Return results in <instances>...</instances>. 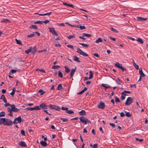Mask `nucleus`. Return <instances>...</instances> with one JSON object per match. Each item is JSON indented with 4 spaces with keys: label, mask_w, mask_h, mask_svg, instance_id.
Wrapping results in <instances>:
<instances>
[{
    "label": "nucleus",
    "mask_w": 148,
    "mask_h": 148,
    "mask_svg": "<svg viewBox=\"0 0 148 148\" xmlns=\"http://www.w3.org/2000/svg\"><path fill=\"white\" fill-rule=\"evenodd\" d=\"M126 95V94H125V93H124V94H122V95L121 96V98L122 99V100L125 99V96Z\"/></svg>",
    "instance_id": "a18cd8bd"
},
{
    "label": "nucleus",
    "mask_w": 148,
    "mask_h": 148,
    "mask_svg": "<svg viewBox=\"0 0 148 148\" xmlns=\"http://www.w3.org/2000/svg\"><path fill=\"white\" fill-rule=\"evenodd\" d=\"M16 91V89L15 88H12V91L10 93V94L13 97V95L14 94Z\"/></svg>",
    "instance_id": "c85d7f7f"
},
{
    "label": "nucleus",
    "mask_w": 148,
    "mask_h": 148,
    "mask_svg": "<svg viewBox=\"0 0 148 148\" xmlns=\"http://www.w3.org/2000/svg\"><path fill=\"white\" fill-rule=\"evenodd\" d=\"M136 140L137 141H139L140 142H142L144 140L143 139H140L138 138H136Z\"/></svg>",
    "instance_id": "4d7b16f0"
},
{
    "label": "nucleus",
    "mask_w": 148,
    "mask_h": 148,
    "mask_svg": "<svg viewBox=\"0 0 148 148\" xmlns=\"http://www.w3.org/2000/svg\"><path fill=\"white\" fill-rule=\"evenodd\" d=\"M125 116L128 117H130L132 116V114L129 112H126V111L125 112Z\"/></svg>",
    "instance_id": "473e14b6"
},
{
    "label": "nucleus",
    "mask_w": 148,
    "mask_h": 148,
    "mask_svg": "<svg viewBox=\"0 0 148 148\" xmlns=\"http://www.w3.org/2000/svg\"><path fill=\"white\" fill-rule=\"evenodd\" d=\"M11 108H12V111L14 112H17L19 110V109L16 108L15 105L14 104H12Z\"/></svg>",
    "instance_id": "9d476101"
},
{
    "label": "nucleus",
    "mask_w": 148,
    "mask_h": 148,
    "mask_svg": "<svg viewBox=\"0 0 148 148\" xmlns=\"http://www.w3.org/2000/svg\"><path fill=\"white\" fill-rule=\"evenodd\" d=\"M60 119L62 120L63 122H67L68 121V119H67L61 118Z\"/></svg>",
    "instance_id": "5fc2aeb1"
},
{
    "label": "nucleus",
    "mask_w": 148,
    "mask_h": 148,
    "mask_svg": "<svg viewBox=\"0 0 148 148\" xmlns=\"http://www.w3.org/2000/svg\"><path fill=\"white\" fill-rule=\"evenodd\" d=\"M82 51L81 49L77 47V51L76 52L78 53L79 54H80L82 52Z\"/></svg>",
    "instance_id": "ea45409f"
},
{
    "label": "nucleus",
    "mask_w": 148,
    "mask_h": 148,
    "mask_svg": "<svg viewBox=\"0 0 148 148\" xmlns=\"http://www.w3.org/2000/svg\"><path fill=\"white\" fill-rule=\"evenodd\" d=\"M5 121L4 122V125L8 126H10L12 125L13 123L12 122L10 119H8L5 118Z\"/></svg>",
    "instance_id": "f03ea898"
},
{
    "label": "nucleus",
    "mask_w": 148,
    "mask_h": 148,
    "mask_svg": "<svg viewBox=\"0 0 148 148\" xmlns=\"http://www.w3.org/2000/svg\"><path fill=\"white\" fill-rule=\"evenodd\" d=\"M136 40L141 44H142L143 43V40L140 38H137Z\"/></svg>",
    "instance_id": "7c9ffc66"
},
{
    "label": "nucleus",
    "mask_w": 148,
    "mask_h": 148,
    "mask_svg": "<svg viewBox=\"0 0 148 148\" xmlns=\"http://www.w3.org/2000/svg\"><path fill=\"white\" fill-rule=\"evenodd\" d=\"M15 40L17 44L21 45H22V43L21 40H18L17 39H16Z\"/></svg>",
    "instance_id": "72a5a7b5"
},
{
    "label": "nucleus",
    "mask_w": 148,
    "mask_h": 148,
    "mask_svg": "<svg viewBox=\"0 0 148 148\" xmlns=\"http://www.w3.org/2000/svg\"><path fill=\"white\" fill-rule=\"evenodd\" d=\"M10 21L7 18L4 19L1 21V23H7L10 22Z\"/></svg>",
    "instance_id": "aec40b11"
},
{
    "label": "nucleus",
    "mask_w": 148,
    "mask_h": 148,
    "mask_svg": "<svg viewBox=\"0 0 148 148\" xmlns=\"http://www.w3.org/2000/svg\"><path fill=\"white\" fill-rule=\"evenodd\" d=\"M17 72V70L14 69H12V70L9 73V74L10 75L11 74H12L14 73H15Z\"/></svg>",
    "instance_id": "f704fd0d"
},
{
    "label": "nucleus",
    "mask_w": 148,
    "mask_h": 148,
    "mask_svg": "<svg viewBox=\"0 0 148 148\" xmlns=\"http://www.w3.org/2000/svg\"><path fill=\"white\" fill-rule=\"evenodd\" d=\"M49 22V21L48 20H46L44 21H42V23H44L45 24H47Z\"/></svg>",
    "instance_id": "0e129e2a"
},
{
    "label": "nucleus",
    "mask_w": 148,
    "mask_h": 148,
    "mask_svg": "<svg viewBox=\"0 0 148 148\" xmlns=\"http://www.w3.org/2000/svg\"><path fill=\"white\" fill-rule=\"evenodd\" d=\"M40 144L42 146L44 147H46L47 145V143L45 141H41L40 142Z\"/></svg>",
    "instance_id": "4be33fe9"
},
{
    "label": "nucleus",
    "mask_w": 148,
    "mask_h": 148,
    "mask_svg": "<svg viewBox=\"0 0 148 148\" xmlns=\"http://www.w3.org/2000/svg\"><path fill=\"white\" fill-rule=\"evenodd\" d=\"M5 118H1L0 119V125L3 124L4 125Z\"/></svg>",
    "instance_id": "a878e982"
},
{
    "label": "nucleus",
    "mask_w": 148,
    "mask_h": 148,
    "mask_svg": "<svg viewBox=\"0 0 148 148\" xmlns=\"http://www.w3.org/2000/svg\"><path fill=\"white\" fill-rule=\"evenodd\" d=\"M131 93V92L130 91H126V90H124V91H123V92H122V94H124V93L125 94V93H128L130 94V93Z\"/></svg>",
    "instance_id": "864d4df0"
},
{
    "label": "nucleus",
    "mask_w": 148,
    "mask_h": 148,
    "mask_svg": "<svg viewBox=\"0 0 148 148\" xmlns=\"http://www.w3.org/2000/svg\"><path fill=\"white\" fill-rule=\"evenodd\" d=\"M67 47H68L74 50V47L73 45H67Z\"/></svg>",
    "instance_id": "3c124183"
},
{
    "label": "nucleus",
    "mask_w": 148,
    "mask_h": 148,
    "mask_svg": "<svg viewBox=\"0 0 148 148\" xmlns=\"http://www.w3.org/2000/svg\"><path fill=\"white\" fill-rule=\"evenodd\" d=\"M66 112L69 114H71L74 113V112L73 111H71V110H68L66 111Z\"/></svg>",
    "instance_id": "4c0bfd02"
},
{
    "label": "nucleus",
    "mask_w": 148,
    "mask_h": 148,
    "mask_svg": "<svg viewBox=\"0 0 148 148\" xmlns=\"http://www.w3.org/2000/svg\"><path fill=\"white\" fill-rule=\"evenodd\" d=\"M49 112H51V111L50 110H49ZM43 112L46 113L47 114H49V115H51V113H49L48 112V110H43Z\"/></svg>",
    "instance_id": "603ef678"
},
{
    "label": "nucleus",
    "mask_w": 148,
    "mask_h": 148,
    "mask_svg": "<svg viewBox=\"0 0 148 148\" xmlns=\"http://www.w3.org/2000/svg\"><path fill=\"white\" fill-rule=\"evenodd\" d=\"M83 36H86L89 37L91 36V35L90 34H86L84 33L83 34Z\"/></svg>",
    "instance_id": "58836bf2"
},
{
    "label": "nucleus",
    "mask_w": 148,
    "mask_h": 148,
    "mask_svg": "<svg viewBox=\"0 0 148 148\" xmlns=\"http://www.w3.org/2000/svg\"><path fill=\"white\" fill-rule=\"evenodd\" d=\"M98 146V145L97 144H95L93 145L92 148H97Z\"/></svg>",
    "instance_id": "774afa93"
},
{
    "label": "nucleus",
    "mask_w": 148,
    "mask_h": 148,
    "mask_svg": "<svg viewBox=\"0 0 148 148\" xmlns=\"http://www.w3.org/2000/svg\"><path fill=\"white\" fill-rule=\"evenodd\" d=\"M79 114L81 116L84 115L86 114V112L84 110H82L79 112Z\"/></svg>",
    "instance_id": "6ab92c4d"
},
{
    "label": "nucleus",
    "mask_w": 148,
    "mask_h": 148,
    "mask_svg": "<svg viewBox=\"0 0 148 148\" xmlns=\"http://www.w3.org/2000/svg\"><path fill=\"white\" fill-rule=\"evenodd\" d=\"M21 133L22 136H25V131L23 130H21Z\"/></svg>",
    "instance_id": "8fccbe9b"
},
{
    "label": "nucleus",
    "mask_w": 148,
    "mask_h": 148,
    "mask_svg": "<svg viewBox=\"0 0 148 148\" xmlns=\"http://www.w3.org/2000/svg\"><path fill=\"white\" fill-rule=\"evenodd\" d=\"M36 46H35L33 47H30L31 49V52H32V54H34L36 51Z\"/></svg>",
    "instance_id": "2eb2a0df"
},
{
    "label": "nucleus",
    "mask_w": 148,
    "mask_h": 148,
    "mask_svg": "<svg viewBox=\"0 0 148 148\" xmlns=\"http://www.w3.org/2000/svg\"><path fill=\"white\" fill-rule=\"evenodd\" d=\"M101 86L105 88V90L107 88H111L110 86L108 85L107 84H101Z\"/></svg>",
    "instance_id": "f8f14e48"
},
{
    "label": "nucleus",
    "mask_w": 148,
    "mask_h": 148,
    "mask_svg": "<svg viewBox=\"0 0 148 148\" xmlns=\"http://www.w3.org/2000/svg\"><path fill=\"white\" fill-rule=\"evenodd\" d=\"M34 23L35 24H38L40 25H41L42 24V21H38L36 22H34Z\"/></svg>",
    "instance_id": "c03bdc74"
},
{
    "label": "nucleus",
    "mask_w": 148,
    "mask_h": 148,
    "mask_svg": "<svg viewBox=\"0 0 148 148\" xmlns=\"http://www.w3.org/2000/svg\"><path fill=\"white\" fill-rule=\"evenodd\" d=\"M58 76L61 78H62L63 77L62 73L60 71L58 72Z\"/></svg>",
    "instance_id": "a19ab883"
},
{
    "label": "nucleus",
    "mask_w": 148,
    "mask_h": 148,
    "mask_svg": "<svg viewBox=\"0 0 148 148\" xmlns=\"http://www.w3.org/2000/svg\"><path fill=\"white\" fill-rule=\"evenodd\" d=\"M34 34H31L27 36V37L28 38H31L34 37Z\"/></svg>",
    "instance_id": "680f3d73"
},
{
    "label": "nucleus",
    "mask_w": 148,
    "mask_h": 148,
    "mask_svg": "<svg viewBox=\"0 0 148 148\" xmlns=\"http://www.w3.org/2000/svg\"><path fill=\"white\" fill-rule=\"evenodd\" d=\"M90 75H89V77L88 78L89 79H92L93 76V73L91 71H89Z\"/></svg>",
    "instance_id": "cd10ccee"
},
{
    "label": "nucleus",
    "mask_w": 148,
    "mask_h": 148,
    "mask_svg": "<svg viewBox=\"0 0 148 148\" xmlns=\"http://www.w3.org/2000/svg\"><path fill=\"white\" fill-rule=\"evenodd\" d=\"M49 32L53 34L55 36H58V34L54 29V28L53 27H49Z\"/></svg>",
    "instance_id": "6e6552de"
},
{
    "label": "nucleus",
    "mask_w": 148,
    "mask_h": 148,
    "mask_svg": "<svg viewBox=\"0 0 148 148\" xmlns=\"http://www.w3.org/2000/svg\"><path fill=\"white\" fill-rule=\"evenodd\" d=\"M79 44L82 45L83 47H88L89 46L88 44H85L84 43H79Z\"/></svg>",
    "instance_id": "c756f323"
},
{
    "label": "nucleus",
    "mask_w": 148,
    "mask_h": 148,
    "mask_svg": "<svg viewBox=\"0 0 148 148\" xmlns=\"http://www.w3.org/2000/svg\"><path fill=\"white\" fill-rule=\"evenodd\" d=\"M39 107L40 109L41 108L42 109H48V106L46 104V103H42L40 104L39 106Z\"/></svg>",
    "instance_id": "0eeeda50"
},
{
    "label": "nucleus",
    "mask_w": 148,
    "mask_h": 148,
    "mask_svg": "<svg viewBox=\"0 0 148 148\" xmlns=\"http://www.w3.org/2000/svg\"><path fill=\"white\" fill-rule=\"evenodd\" d=\"M139 74L140 76H141L143 77H144L145 76V75L143 72L141 68L139 69Z\"/></svg>",
    "instance_id": "ddd939ff"
},
{
    "label": "nucleus",
    "mask_w": 148,
    "mask_h": 148,
    "mask_svg": "<svg viewBox=\"0 0 148 148\" xmlns=\"http://www.w3.org/2000/svg\"><path fill=\"white\" fill-rule=\"evenodd\" d=\"M110 29L112 31L114 32H116V33H118V32L116 29H114L112 27L111 28H110Z\"/></svg>",
    "instance_id": "de8ad7c7"
},
{
    "label": "nucleus",
    "mask_w": 148,
    "mask_h": 148,
    "mask_svg": "<svg viewBox=\"0 0 148 148\" xmlns=\"http://www.w3.org/2000/svg\"><path fill=\"white\" fill-rule=\"evenodd\" d=\"M38 92L41 93L40 94L41 95H43L45 92L42 89L39 90L38 91Z\"/></svg>",
    "instance_id": "79ce46f5"
},
{
    "label": "nucleus",
    "mask_w": 148,
    "mask_h": 148,
    "mask_svg": "<svg viewBox=\"0 0 148 148\" xmlns=\"http://www.w3.org/2000/svg\"><path fill=\"white\" fill-rule=\"evenodd\" d=\"M48 107L50 109H53L57 111H59L60 109V108L59 106L55 105L50 104L48 106Z\"/></svg>",
    "instance_id": "7ed1b4c3"
},
{
    "label": "nucleus",
    "mask_w": 148,
    "mask_h": 148,
    "mask_svg": "<svg viewBox=\"0 0 148 148\" xmlns=\"http://www.w3.org/2000/svg\"><path fill=\"white\" fill-rule=\"evenodd\" d=\"M74 37L75 36L74 35H70L68 37V38L69 39H70Z\"/></svg>",
    "instance_id": "bf43d9fd"
},
{
    "label": "nucleus",
    "mask_w": 148,
    "mask_h": 148,
    "mask_svg": "<svg viewBox=\"0 0 148 148\" xmlns=\"http://www.w3.org/2000/svg\"><path fill=\"white\" fill-rule=\"evenodd\" d=\"M115 65L118 68L120 69L121 68L122 66L121 64H119V62H117L115 64Z\"/></svg>",
    "instance_id": "5701e85b"
},
{
    "label": "nucleus",
    "mask_w": 148,
    "mask_h": 148,
    "mask_svg": "<svg viewBox=\"0 0 148 148\" xmlns=\"http://www.w3.org/2000/svg\"><path fill=\"white\" fill-rule=\"evenodd\" d=\"M134 66L136 69L138 70L139 69L138 66V65H137L136 63H134Z\"/></svg>",
    "instance_id": "6e6d98bb"
},
{
    "label": "nucleus",
    "mask_w": 148,
    "mask_h": 148,
    "mask_svg": "<svg viewBox=\"0 0 148 148\" xmlns=\"http://www.w3.org/2000/svg\"><path fill=\"white\" fill-rule=\"evenodd\" d=\"M80 55H82L84 56H88V55L85 52H84L83 51L81 53Z\"/></svg>",
    "instance_id": "c9c22d12"
},
{
    "label": "nucleus",
    "mask_w": 148,
    "mask_h": 148,
    "mask_svg": "<svg viewBox=\"0 0 148 148\" xmlns=\"http://www.w3.org/2000/svg\"><path fill=\"white\" fill-rule=\"evenodd\" d=\"M22 121L21 117L19 116L18 117L14 118L13 123L14 124L18 123H20Z\"/></svg>",
    "instance_id": "20e7f679"
},
{
    "label": "nucleus",
    "mask_w": 148,
    "mask_h": 148,
    "mask_svg": "<svg viewBox=\"0 0 148 148\" xmlns=\"http://www.w3.org/2000/svg\"><path fill=\"white\" fill-rule=\"evenodd\" d=\"M93 55L97 58H99V56L97 53H95L93 54Z\"/></svg>",
    "instance_id": "69168bd1"
},
{
    "label": "nucleus",
    "mask_w": 148,
    "mask_h": 148,
    "mask_svg": "<svg viewBox=\"0 0 148 148\" xmlns=\"http://www.w3.org/2000/svg\"><path fill=\"white\" fill-rule=\"evenodd\" d=\"M5 113L4 111H2L0 112V117L5 116Z\"/></svg>",
    "instance_id": "e433bc0d"
},
{
    "label": "nucleus",
    "mask_w": 148,
    "mask_h": 148,
    "mask_svg": "<svg viewBox=\"0 0 148 148\" xmlns=\"http://www.w3.org/2000/svg\"><path fill=\"white\" fill-rule=\"evenodd\" d=\"M74 60L79 63L80 62V61L79 60V58L76 56H75L73 57Z\"/></svg>",
    "instance_id": "f3484780"
},
{
    "label": "nucleus",
    "mask_w": 148,
    "mask_h": 148,
    "mask_svg": "<svg viewBox=\"0 0 148 148\" xmlns=\"http://www.w3.org/2000/svg\"><path fill=\"white\" fill-rule=\"evenodd\" d=\"M0 99H2L5 103H6L7 102V100L5 97L4 95H2Z\"/></svg>",
    "instance_id": "dca6fc26"
},
{
    "label": "nucleus",
    "mask_w": 148,
    "mask_h": 148,
    "mask_svg": "<svg viewBox=\"0 0 148 148\" xmlns=\"http://www.w3.org/2000/svg\"><path fill=\"white\" fill-rule=\"evenodd\" d=\"M12 111H11L9 112V113L8 114V116H10L12 117L13 116V113L12 112Z\"/></svg>",
    "instance_id": "338daca9"
},
{
    "label": "nucleus",
    "mask_w": 148,
    "mask_h": 148,
    "mask_svg": "<svg viewBox=\"0 0 148 148\" xmlns=\"http://www.w3.org/2000/svg\"><path fill=\"white\" fill-rule=\"evenodd\" d=\"M76 69L75 68L73 69H71L70 76L71 77H72L74 75V73L75 72Z\"/></svg>",
    "instance_id": "9b49d317"
},
{
    "label": "nucleus",
    "mask_w": 148,
    "mask_h": 148,
    "mask_svg": "<svg viewBox=\"0 0 148 148\" xmlns=\"http://www.w3.org/2000/svg\"><path fill=\"white\" fill-rule=\"evenodd\" d=\"M115 101L116 102H119L120 101L119 99L117 98L116 96L115 97Z\"/></svg>",
    "instance_id": "052dcab7"
},
{
    "label": "nucleus",
    "mask_w": 148,
    "mask_h": 148,
    "mask_svg": "<svg viewBox=\"0 0 148 148\" xmlns=\"http://www.w3.org/2000/svg\"><path fill=\"white\" fill-rule=\"evenodd\" d=\"M11 106L12 105L8 103H6V104H5L4 106L5 107H7L8 106H10L11 107Z\"/></svg>",
    "instance_id": "13d9d810"
},
{
    "label": "nucleus",
    "mask_w": 148,
    "mask_h": 148,
    "mask_svg": "<svg viewBox=\"0 0 148 148\" xmlns=\"http://www.w3.org/2000/svg\"><path fill=\"white\" fill-rule=\"evenodd\" d=\"M29 28L30 29H37V27L36 26V25H32L31 26H30L29 27Z\"/></svg>",
    "instance_id": "37998d69"
},
{
    "label": "nucleus",
    "mask_w": 148,
    "mask_h": 148,
    "mask_svg": "<svg viewBox=\"0 0 148 148\" xmlns=\"http://www.w3.org/2000/svg\"><path fill=\"white\" fill-rule=\"evenodd\" d=\"M87 89V88L86 87H85L80 92L77 93V94H81L83 93Z\"/></svg>",
    "instance_id": "b1692460"
},
{
    "label": "nucleus",
    "mask_w": 148,
    "mask_h": 148,
    "mask_svg": "<svg viewBox=\"0 0 148 148\" xmlns=\"http://www.w3.org/2000/svg\"><path fill=\"white\" fill-rule=\"evenodd\" d=\"M61 110H66V111H67V110H68V108L66 107H62L61 108Z\"/></svg>",
    "instance_id": "e2e57ef3"
},
{
    "label": "nucleus",
    "mask_w": 148,
    "mask_h": 148,
    "mask_svg": "<svg viewBox=\"0 0 148 148\" xmlns=\"http://www.w3.org/2000/svg\"><path fill=\"white\" fill-rule=\"evenodd\" d=\"M30 52H31V49L30 48L29 49L25 51V53L27 54H28Z\"/></svg>",
    "instance_id": "09e8293b"
},
{
    "label": "nucleus",
    "mask_w": 148,
    "mask_h": 148,
    "mask_svg": "<svg viewBox=\"0 0 148 148\" xmlns=\"http://www.w3.org/2000/svg\"><path fill=\"white\" fill-rule=\"evenodd\" d=\"M137 19L138 21H146L147 20V18L138 17L137 18Z\"/></svg>",
    "instance_id": "412c9836"
},
{
    "label": "nucleus",
    "mask_w": 148,
    "mask_h": 148,
    "mask_svg": "<svg viewBox=\"0 0 148 148\" xmlns=\"http://www.w3.org/2000/svg\"><path fill=\"white\" fill-rule=\"evenodd\" d=\"M64 68L65 69V72L66 73H68L70 71V70L69 68L66 66H65Z\"/></svg>",
    "instance_id": "393cba45"
},
{
    "label": "nucleus",
    "mask_w": 148,
    "mask_h": 148,
    "mask_svg": "<svg viewBox=\"0 0 148 148\" xmlns=\"http://www.w3.org/2000/svg\"><path fill=\"white\" fill-rule=\"evenodd\" d=\"M60 67V66L59 65H54L52 67V69H56Z\"/></svg>",
    "instance_id": "49530a36"
},
{
    "label": "nucleus",
    "mask_w": 148,
    "mask_h": 148,
    "mask_svg": "<svg viewBox=\"0 0 148 148\" xmlns=\"http://www.w3.org/2000/svg\"><path fill=\"white\" fill-rule=\"evenodd\" d=\"M62 88L63 87L62 86V85L61 84H59L58 85V86L57 88V89L59 90H60L62 89Z\"/></svg>",
    "instance_id": "bb28decb"
},
{
    "label": "nucleus",
    "mask_w": 148,
    "mask_h": 148,
    "mask_svg": "<svg viewBox=\"0 0 148 148\" xmlns=\"http://www.w3.org/2000/svg\"><path fill=\"white\" fill-rule=\"evenodd\" d=\"M19 145L23 147H26V145L24 141H21L19 143Z\"/></svg>",
    "instance_id": "4468645a"
},
{
    "label": "nucleus",
    "mask_w": 148,
    "mask_h": 148,
    "mask_svg": "<svg viewBox=\"0 0 148 148\" xmlns=\"http://www.w3.org/2000/svg\"><path fill=\"white\" fill-rule=\"evenodd\" d=\"M25 109L28 110L32 111L33 110H40V108L39 106H36L34 107H28L26 108Z\"/></svg>",
    "instance_id": "39448f33"
},
{
    "label": "nucleus",
    "mask_w": 148,
    "mask_h": 148,
    "mask_svg": "<svg viewBox=\"0 0 148 148\" xmlns=\"http://www.w3.org/2000/svg\"><path fill=\"white\" fill-rule=\"evenodd\" d=\"M98 107L99 108L103 109L105 107V103L100 101L99 104L98 105Z\"/></svg>",
    "instance_id": "1a4fd4ad"
},
{
    "label": "nucleus",
    "mask_w": 148,
    "mask_h": 148,
    "mask_svg": "<svg viewBox=\"0 0 148 148\" xmlns=\"http://www.w3.org/2000/svg\"><path fill=\"white\" fill-rule=\"evenodd\" d=\"M102 39L100 38H99L97 40L95 41V43H98L99 42H101L102 41Z\"/></svg>",
    "instance_id": "2f4dec72"
},
{
    "label": "nucleus",
    "mask_w": 148,
    "mask_h": 148,
    "mask_svg": "<svg viewBox=\"0 0 148 148\" xmlns=\"http://www.w3.org/2000/svg\"><path fill=\"white\" fill-rule=\"evenodd\" d=\"M80 121L82 123H84V124L86 125L87 123H90L91 122L86 117L83 116H82L79 118Z\"/></svg>",
    "instance_id": "f257e3e1"
},
{
    "label": "nucleus",
    "mask_w": 148,
    "mask_h": 148,
    "mask_svg": "<svg viewBox=\"0 0 148 148\" xmlns=\"http://www.w3.org/2000/svg\"><path fill=\"white\" fill-rule=\"evenodd\" d=\"M76 27L78 28H80L81 30L85 29L86 28L84 26H81V25H77L76 26Z\"/></svg>",
    "instance_id": "a211bd4d"
},
{
    "label": "nucleus",
    "mask_w": 148,
    "mask_h": 148,
    "mask_svg": "<svg viewBox=\"0 0 148 148\" xmlns=\"http://www.w3.org/2000/svg\"><path fill=\"white\" fill-rule=\"evenodd\" d=\"M133 100L131 97H128L125 103L126 105H129L131 104L133 102Z\"/></svg>",
    "instance_id": "423d86ee"
}]
</instances>
